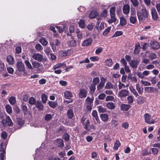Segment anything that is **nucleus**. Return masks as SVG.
<instances>
[{
    "label": "nucleus",
    "mask_w": 160,
    "mask_h": 160,
    "mask_svg": "<svg viewBox=\"0 0 160 160\" xmlns=\"http://www.w3.org/2000/svg\"><path fill=\"white\" fill-rule=\"evenodd\" d=\"M137 99V102L138 104H141L143 103L144 101V97L140 96H138Z\"/></svg>",
    "instance_id": "nucleus-25"
},
{
    "label": "nucleus",
    "mask_w": 160,
    "mask_h": 160,
    "mask_svg": "<svg viewBox=\"0 0 160 160\" xmlns=\"http://www.w3.org/2000/svg\"><path fill=\"white\" fill-rule=\"evenodd\" d=\"M144 118L146 123L149 124H153L155 123L154 120L148 113H145L144 115Z\"/></svg>",
    "instance_id": "nucleus-4"
},
{
    "label": "nucleus",
    "mask_w": 160,
    "mask_h": 160,
    "mask_svg": "<svg viewBox=\"0 0 160 160\" xmlns=\"http://www.w3.org/2000/svg\"><path fill=\"white\" fill-rule=\"evenodd\" d=\"M106 96V95L104 93H102L99 94L98 96V98L100 100H103L104 99Z\"/></svg>",
    "instance_id": "nucleus-64"
},
{
    "label": "nucleus",
    "mask_w": 160,
    "mask_h": 160,
    "mask_svg": "<svg viewBox=\"0 0 160 160\" xmlns=\"http://www.w3.org/2000/svg\"><path fill=\"white\" fill-rule=\"evenodd\" d=\"M150 45L151 47L153 49H158L160 47L158 42L155 41H151Z\"/></svg>",
    "instance_id": "nucleus-10"
},
{
    "label": "nucleus",
    "mask_w": 160,
    "mask_h": 160,
    "mask_svg": "<svg viewBox=\"0 0 160 160\" xmlns=\"http://www.w3.org/2000/svg\"><path fill=\"white\" fill-rule=\"evenodd\" d=\"M6 68L4 63L0 61V72L5 70Z\"/></svg>",
    "instance_id": "nucleus-49"
},
{
    "label": "nucleus",
    "mask_w": 160,
    "mask_h": 160,
    "mask_svg": "<svg viewBox=\"0 0 160 160\" xmlns=\"http://www.w3.org/2000/svg\"><path fill=\"white\" fill-rule=\"evenodd\" d=\"M36 106L38 110H41L43 108V105L42 103L39 101L37 102L36 104Z\"/></svg>",
    "instance_id": "nucleus-31"
},
{
    "label": "nucleus",
    "mask_w": 160,
    "mask_h": 160,
    "mask_svg": "<svg viewBox=\"0 0 160 160\" xmlns=\"http://www.w3.org/2000/svg\"><path fill=\"white\" fill-rule=\"evenodd\" d=\"M136 89L138 91L139 94L140 95L142 94L143 92V88H141L138 83L136 85Z\"/></svg>",
    "instance_id": "nucleus-28"
},
{
    "label": "nucleus",
    "mask_w": 160,
    "mask_h": 160,
    "mask_svg": "<svg viewBox=\"0 0 160 160\" xmlns=\"http://www.w3.org/2000/svg\"><path fill=\"white\" fill-rule=\"evenodd\" d=\"M151 14L153 19L154 20L156 21L158 19V17L157 12L154 8H151Z\"/></svg>",
    "instance_id": "nucleus-13"
},
{
    "label": "nucleus",
    "mask_w": 160,
    "mask_h": 160,
    "mask_svg": "<svg viewBox=\"0 0 160 160\" xmlns=\"http://www.w3.org/2000/svg\"><path fill=\"white\" fill-rule=\"evenodd\" d=\"M88 92L87 91L84 89H81L80 90L79 93V97L82 98L86 97L87 95Z\"/></svg>",
    "instance_id": "nucleus-12"
},
{
    "label": "nucleus",
    "mask_w": 160,
    "mask_h": 160,
    "mask_svg": "<svg viewBox=\"0 0 160 160\" xmlns=\"http://www.w3.org/2000/svg\"><path fill=\"white\" fill-rule=\"evenodd\" d=\"M39 42L43 46H46L48 43V41L44 38H42L39 40Z\"/></svg>",
    "instance_id": "nucleus-43"
},
{
    "label": "nucleus",
    "mask_w": 160,
    "mask_h": 160,
    "mask_svg": "<svg viewBox=\"0 0 160 160\" xmlns=\"http://www.w3.org/2000/svg\"><path fill=\"white\" fill-rule=\"evenodd\" d=\"M74 116L73 110L71 109L68 110L67 112V116L69 119H71Z\"/></svg>",
    "instance_id": "nucleus-27"
},
{
    "label": "nucleus",
    "mask_w": 160,
    "mask_h": 160,
    "mask_svg": "<svg viewBox=\"0 0 160 160\" xmlns=\"http://www.w3.org/2000/svg\"><path fill=\"white\" fill-rule=\"evenodd\" d=\"M113 86L112 84L110 82H107L104 87V89H108L113 88Z\"/></svg>",
    "instance_id": "nucleus-29"
},
{
    "label": "nucleus",
    "mask_w": 160,
    "mask_h": 160,
    "mask_svg": "<svg viewBox=\"0 0 160 160\" xmlns=\"http://www.w3.org/2000/svg\"><path fill=\"white\" fill-rule=\"evenodd\" d=\"M118 124V122L117 120L113 119L111 122V124L113 126L115 127Z\"/></svg>",
    "instance_id": "nucleus-48"
},
{
    "label": "nucleus",
    "mask_w": 160,
    "mask_h": 160,
    "mask_svg": "<svg viewBox=\"0 0 160 160\" xmlns=\"http://www.w3.org/2000/svg\"><path fill=\"white\" fill-rule=\"evenodd\" d=\"M60 42L57 39H56L54 41V42H50V44L52 48L53 52L56 51V46H58L60 45Z\"/></svg>",
    "instance_id": "nucleus-7"
},
{
    "label": "nucleus",
    "mask_w": 160,
    "mask_h": 160,
    "mask_svg": "<svg viewBox=\"0 0 160 160\" xmlns=\"http://www.w3.org/2000/svg\"><path fill=\"white\" fill-rule=\"evenodd\" d=\"M158 81V79L155 77H154L151 78L150 81L151 82L152 84H155L157 83Z\"/></svg>",
    "instance_id": "nucleus-55"
},
{
    "label": "nucleus",
    "mask_w": 160,
    "mask_h": 160,
    "mask_svg": "<svg viewBox=\"0 0 160 160\" xmlns=\"http://www.w3.org/2000/svg\"><path fill=\"white\" fill-rule=\"evenodd\" d=\"M130 10V7L128 5L126 4L124 5L123 8V13L125 14L129 13Z\"/></svg>",
    "instance_id": "nucleus-20"
},
{
    "label": "nucleus",
    "mask_w": 160,
    "mask_h": 160,
    "mask_svg": "<svg viewBox=\"0 0 160 160\" xmlns=\"http://www.w3.org/2000/svg\"><path fill=\"white\" fill-rule=\"evenodd\" d=\"M43 103H45L47 101V97L45 94H43L41 97Z\"/></svg>",
    "instance_id": "nucleus-47"
},
{
    "label": "nucleus",
    "mask_w": 160,
    "mask_h": 160,
    "mask_svg": "<svg viewBox=\"0 0 160 160\" xmlns=\"http://www.w3.org/2000/svg\"><path fill=\"white\" fill-rule=\"evenodd\" d=\"M92 115L93 117L95 119L97 122L98 123H100V121L98 117L97 111L96 110L93 111L92 112Z\"/></svg>",
    "instance_id": "nucleus-23"
},
{
    "label": "nucleus",
    "mask_w": 160,
    "mask_h": 160,
    "mask_svg": "<svg viewBox=\"0 0 160 160\" xmlns=\"http://www.w3.org/2000/svg\"><path fill=\"white\" fill-rule=\"evenodd\" d=\"M6 109L7 112L9 114H10L12 112V108L9 105H7L6 106Z\"/></svg>",
    "instance_id": "nucleus-44"
},
{
    "label": "nucleus",
    "mask_w": 160,
    "mask_h": 160,
    "mask_svg": "<svg viewBox=\"0 0 160 160\" xmlns=\"http://www.w3.org/2000/svg\"><path fill=\"white\" fill-rule=\"evenodd\" d=\"M1 123L4 127L12 126L13 124L10 118L8 116H6L5 119H2L1 121Z\"/></svg>",
    "instance_id": "nucleus-3"
},
{
    "label": "nucleus",
    "mask_w": 160,
    "mask_h": 160,
    "mask_svg": "<svg viewBox=\"0 0 160 160\" xmlns=\"http://www.w3.org/2000/svg\"><path fill=\"white\" fill-rule=\"evenodd\" d=\"M35 49L38 52H40L43 50V47L39 44H37L35 46Z\"/></svg>",
    "instance_id": "nucleus-46"
},
{
    "label": "nucleus",
    "mask_w": 160,
    "mask_h": 160,
    "mask_svg": "<svg viewBox=\"0 0 160 160\" xmlns=\"http://www.w3.org/2000/svg\"><path fill=\"white\" fill-rule=\"evenodd\" d=\"M48 103L49 106L53 108H55L57 105V102L49 101Z\"/></svg>",
    "instance_id": "nucleus-37"
},
{
    "label": "nucleus",
    "mask_w": 160,
    "mask_h": 160,
    "mask_svg": "<svg viewBox=\"0 0 160 160\" xmlns=\"http://www.w3.org/2000/svg\"><path fill=\"white\" fill-rule=\"evenodd\" d=\"M130 107V105L129 104H122L121 105L120 108L122 110L126 111H128Z\"/></svg>",
    "instance_id": "nucleus-18"
},
{
    "label": "nucleus",
    "mask_w": 160,
    "mask_h": 160,
    "mask_svg": "<svg viewBox=\"0 0 160 160\" xmlns=\"http://www.w3.org/2000/svg\"><path fill=\"white\" fill-rule=\"evenodd\" d=\"M129 92L128 90L123 89L119 92L118 96L121 99H122L125 98L129 94Z\"/></svg>",
    "instance_id": "nucleus-5"
},
{
    "label": "nucleus",
    "mask_w": 160,
    "mask_h": 160,
    "mask_svg": "<svg viewBox=\"0 0 160 160\" xmlns=\"http://www.w3.org/2000/svg\"><path fill=\"white\" fill-rule=\"evenodd\" d=\"M115 8L112 7L110 9V15L111 18L107 19V21L109 23H111L114 22L116 21V18H115Z\"/></svg>",
    "instance_id": "nucleus-2"
},
{
    "label": "nucleus",
    "mask_w": 160,
    "mask_h": 160,
    "mask_svg": "<svg viewBox=\"0 0 160 160\" xmlns=\"http://www.w3.org/2000/svg\"><path fill=\"white\" fill-rule=\"evenodd\" d=\"M32 58L34 60L40 62L42 61L43 59V56L38 53L34 54L32 55Z\"/></svg>",
    "instance_id": "nucleus-6"
},
{
    "label": "nucleus",
    "mask_w": 160,
    "mask_h": 160,
    "mask_svg": "<svg viewBox=\"0 0 160 160\" xmlns=\"http://www.w3.org/2000/svg\"><path fill=\"white\" fill-rule=\"evenodd\" d=\"M99 81L98 78H95L93 80V83L94 85H96L99 83Z\"/></svg>",
    "instance_id": "nucleus-63"
},
{
    "label": "nucleus",
    "mask_w": 160,
    "mask_h": 160,
    "mask_svg": "<svg viewBox=\"0 0 160 160\" xmlns=\"http://www.w3.org/2000/svg\"><path fill=\"white\" fill-rule=\"evenodd\" d=\"M140 49V46L139 43H137L135 47L134 52L135 54H138Z\"/></svg>",
    "instance_id": "nucleus-40"
},
{
    "label": "nucleus",
    "mask_w": 160,
    "mask_h": 160,
    "mask_svg": "<svg viewBox=\"0 0 160 160\" xmlns=\"http://www.w3.org/2000/svg\"><path fill=\"white\" fill-rule=\"evenodd\" d=\"M129 88L130 92L135 96V97H137L138 96V93L133 87L132 86H130L129 87Z\"/></svg>",
    "instance_id": "nucleus-30"
},
{
    "label": "nucleus",
    "mask_w": 160,
    "mask_h": 160,
    "mask_svg": "<svg viewBox=\"0 0 160 160\" xmlns=\"http://www.w3.org/2000/svg\"><path fill=\"white\" fill-rule=\"evenodd\" d=\"M148 57L150 59L152 60L156 58L157 55L155 53L152 52L149 54Z\"/></svg>",
    "instance_id": "nucleus-50"
},
{
    "label": "nucleus",
    "mask_w": 160,
    "mask_h": 160,
    "mask_svg": "<svg viewBox=\"0 0 160 160\" xmlns=\"http://www.w3.org/2000/svg\"><path fill=\"white\" fill-rule=\"evenodd\" d=\"M130 65L132 68H136L138 65V62L137 60H132L129 62Z\"/></svg>",
    "instance_id": "nucleus-19"
},
{
    "label": "nucleus",
    "mask_w": 160,
    "mask_h": 160,
    "mask_svg": "<svg viewBox=\"0 0 160 160\" xmlns=\"http://www.w3.org/2000/svg\"><path fill=\"white\" fill-rule=\"evenodd\" d=\"M128 103H132L133 102V97L132 96H129L127 98Z\"/></svg>",
    "instance_id": "nucleus-52"
},
{
    "label": "nucleus",
    "mask_w": 160,
    "mask_h": 160,
    "mask_svg": "<svg viewBox=\"0 0 160 160\" xmlns=\"http://www.w3.org/2000/svg\"><path fill=\"white\" fill-rule=\"evenodd\" d=\"M114 98L113 96H107L105 98V101H113Z\"/></svg>",
    "instance_id": "nucleus-57"
},
{
    "label": "nucleus",
    "mask_w": 160,
    "mask_h": 160,
    "mask_svg": "<svg viewBox=\"0 0 160 160\" xmlns=\"http://www.w3.org/2000/svg\"><path fill=\"white\" fill-rule=\"evenodd\" d=\"M16 66L17 70L20 72H22L25 70L24 65L21 62H18Z\"/></svg>",
    "instance_id": "nucleus-9"
},
{
    "label": "nucleus",
    "mask_w": 160,
    "mask_h": 160,
    "mask_svg": "<svg viewBox=\"0 0 160 160\" xmlns=\"http://www.w3.org/2000/svg\"><path fill=\"white\" fill-rule=\"evenodd\" d=\"M141 83L144 86H149L151 85V83L147 81L142 80L141 81Z\"/></svg>",
    "instance_id": "nucleus-45"
},
{
    "label": "nucleus",
    "mask_w": 160,
    "mask_h": 160,
    "mask_svg": "<svg viewBox=\"0 0 160 160\" xmlns=\"http://www.w3.org/2000/svg\"><path fill=\"white\" fill-rule=\"evenodd\" d=\"M0 152H2V153H5V149L6 146L3 143H1L0 145Z\"/></svg>",
    "instance_id": "nucleus-33"
},
{
    "label": "nucleus",
    "mask_w": 160,
    "mask_h": 160,
    "mask_svg": "<svg viewBox=\"0 0 160 160\" xmlns=\"http://www.w3.org/2000/svg\"><path fill=\"white\" fill-rule=\"evenodd\" d=\"M62 138L66 141H68L69 139V136L67 133H65L63 135Z\"/></svg>",
    "instance_id": "nucleus-59"
},
{
    "label": "nucleus",
    "mask_w": 160,
    "mask_h": 160,
    "mask_svg": "<svg viewBox=\"0 0 160 160\" xmlns=\"http://www.w3.org/2000/svg\"><path fill=\"white\" fill-rule=\"evenodd\" d=\"M93 41L92 38H89L84 40L82 44V46H88L91 44Z\"/></svg>",
    "instance_id": "nucleus-14"
},
{
    "label": "nucleus",
    "mask_w": 160,
    "mask_h": 160,
    "mask_svg": "<svg viewBox=\"0 0 160 160\" xmlns=\"http://www.w3.org/2000/svg\"><path fill=\"white\" fill-rule=\"evenodd\" d=\"M97 108H98V111L100 113L104 112L106 111V109L101 106H98Z\"/></svg>",
    "instance_id": "nucleus-34"
},
{
    "label": "nucleus",
    "mask_w": 160,
    "mask_h": 160,
    "mask_svg": "<svg viewBox=\"0 0 160 160\" xmlns=\"http://www.w3.org/2000/svg\"><path fill=\"white\" fill-rule=\"evenodd\" d=\"M7 60L9 64L12 65L14 63V59L11 56H8L7 58Z\"/></svg>",
    "instance_id": "nucleus-26"
},
{
    "label": "nucleus",
    "mask_w": 160,
    "mask_h": 160,
    "mask_svg": "<svg viewBox=\"0 0 160 160\" xmlns=\"http://www.w3.org/2000/svg\"><path fill=\"white\" fill-rule=\"evenodd\" d=\"M100 118L102 121L107 122L108 119V115L106 113L101 114L100 115Z\"/></svg>",
    "instance_id": "nucleus-15"
},
{
    "label": "nucleus",
    "mask_w": 160,
    "mask_h": 160,
    "mask_svg": "<svg viewBox=\"0 0 160 160\" xmlns=\"http://www.w3.org/2000/svg\"><path fill=\"white\" fill-rule=\"evenodd\" d=\"M85 122L83 123L84 127V128L87 130H89V121L88 120L86 119L84 120Z\"/></svg>",
    "instance_id": "nucleus-36"
},
{
    "label": "nucleus",
    "mask_w": 160,
    "mask_h": 160,
    "mask_svg": "<svg viewBox=\"0 0 160 160\" xmlns=\"http://www.w3.org/2000/svg\"><path fill=\"white\" fill-rule=\"evenodd\" d=\"M32 64L34 68L38 69H40L42 67L41 64L36 61L32 62Z\"/></svg>",
    "instance_id": "nucleus-22"
},
{
    "label": "nucleus",
    "mask_w": 160,
    "mask_h": 160,
    "mask_svg": "<svg viewBox=\"0 0 160 160\" xmlns=\"http://www.w3.org/2000/svg\"><path fill=\"white\" fill-rule=\"evenodd\" d=\"M76 33L78 38L79 39H81L82 37V33L78 29L77 30Z\"/></svg>",
    "instance_id": "nucleus-61"
},
{
    "label": "nucleus",
    "mask_w": 160,
    "mask_h": 160,
    "mask_svg": "<svg viewBox=\"0 0 160 160\" xmlns=\"http://www.w3.org/2000/svg\"><path fill=\"white\" fill-rule=\"evenodd\" d=\"M144 91L147 93H151L152 92H156L157 89L153 87H149L144 88Z\"/></svg>",
    "instance_id": "nucleus-11"
},
{
    "label": "nucleus",
    "mask_w": 160,
    "mask_h": 160,
    "mask_svg": "<svg viewBox=\"0 0 160 160\" xmlns=\"http://www.w3.org/2000/svg\"><path fill=\"white\" fill-rule=\"evenodd\" d=\"M120 145V142L118 140L116 141L114 144L113 149L115 150H117Z\"/></svg>",
    "instance_id": "nucleus-39"
},
{
    "label": "nucleus",
    "mask_w": 160,
    "mask_h": 160,
    "mask_svg": "<svg viewBox=\"0 0 160 160\" xmlns=\"http://www.w3.org/2000/svg\"><path fill=\"white\" fill-rule=\"evenodd\" d=\"M106 107L109 109L112 110L114 109L115 108V106L113 103L112 102H108L106 104Z\"/></svg>",
    "instance_id": "nucleus-32"
},
{
    "label": "nucleus",
    "mask_w": 160,
    "mask_h": 160,
    "mask_svg": "<svg viewBox=\"0 0 160 160\" xmlns=\"http://www.w3.org/2000/svg\"><path fill=\"white\" fill-rule=\"evenodd\" d=\"M98 15V12L95 11H92L89 15V17L90 18H94Z\"/></svg>",
    "instance_id": "nucleus-35"
},
{
    "label": "nucleus",
    "mask_w": 160,
    "mask_h": 160,
    "mask_svg": "<svg viewBox=\"0 0 160 160\" xmlns=\"http://www.w3.org/2000/svg\"><path fill=\"white\" fill-rule=\"evenodd\" d=\"M68 45L72 47H75L76 44V41L74 40L72 38H71L67 42Z\"/></svg>",
    "instance_id": "nucleus-17"
},
{
    "label": "nucleus",
    "mask_w": 160,
    "mask_h": 160,
    "mask_svg": "<svg viewBox=\"0 0 160 160\" xmlns=\"http://www.w3.org/2000/svg\"><path fill=\"white\" fill-rule=\"evenodd\" d=\"M150 73L149 71L145 70L142 72H137V75L138 76L141 78H144L145 76L149 75Z\"/></svg>",
    "instance_id": "nucleus-8"
},
{
    "label": "nucleus",
    "mask_w": 160,
    "mask_h": 160,
    "mask_svg": "<svg viewBox=\"0 0 160 160\" xmlns=\"http://www.w3.org/2000/svg\"><path fill=\"white\" fill-rule=\"evenodd\" d=\"M93 98H91L89 97H88L86 99L87 104H91L93 102Z\"/></svg>",
    "instance_id": "nucleus-53"
},
{
    "label": "nucleus",
    "mask_w": 160,
    "mask_h": 160,
    "mask_svg": "<svg viewBox=\"0 0 160 160\" xmlns=\"http://www.w3.org/2000/svg\"><path fill=\"white\" fill-rule=\"evenodd\" d=\"M9 101L11 104H14L16 102L15 98L14 97H11L9 99Z\"/></svg>",
    "instance_id": "nucleus-51"
},
{
    "label": "nucleus",
    "mask_w": 160,
    "mask_h": 160,
    "mask_svg": "<svg viewBox=\"0 0 160 160\" xmlns=\"http://www.w3.org/2000/svg\"><path fill=\"white\" fill-rule=\"evenodd\" d=\"M66 66V64L64 63H58L55 65L53 67L54 69L57 68H64Z\"/></svg>",
    "instance_id": "nucleus-21"
},
{
    "label": "nucleus",
    "mask_w": 160,
    "mask_h": 160,
    "mask_svg": "<svg viewBox=\"0 0 160 160\" xmlns=\"http://www.w3.org/2000/svg\"><path fill=\"white\" fill-rule=\"evenodd\" d=\"M64 97L65 98L69 99L72 97V93L69 91H67L64 92Z\"/></svg>",
    "instance_id": "nucleus-24"
},
{
    "label": "nucleus",
    "mask_w": 160,
    "mask_h": 160,
    "mask_svg": "<svg viewBox=\"0 0 160 160\" xmlns=\"http://www.w3.org/2000/svg\"><path fill=\"white\" fill-rule=\"evenodd\" d=\"M137 21V19L136 17L131 16L130 18V21L131 23L132 24H134Z\"/></svg>",
    "instance_id": "nucleus-58"
},
{
    "label": "nucleus",
    "mask_w": 160,
    "mask_h": 160,
    "mask_svg": "<svg viewBox=\"0 0 160 160\" xmlns=\"http://www.w3.org/2000/svg\"><path fill=\"white\" fill-rule=\"evenodd\" d=\"M24 63L28 68L31 69H33L30 63L28 60H25L24 61Z\"/></svg>",
    "instance_id": "nucleus-41"
},
{
    "label": "nucleus",
    "mask_w": 160,
    "mask_h": 160,
    "mask_svg": "<svg viewBox=\"0 0 160 160\" xmlns=\"http://www.w3.org/2000/svg\"><path fill=\"white\" fill-rule=\"evenodd\" d=\"M36 102L35 99L33 98H30L29 100V103L32 105L34 104Z\"/></svg>",
    "instance_id": "nucleus-60"
},
{
    "label": "nucleus",
    "mask_w": 160,
    "mask_h": 160,
    "mask_svg": "<svg viewBox=\"0 0 160 160\" xmlns=\"http://www.w3.org/2000/svg\"><path fill=\"white\" fill-rule=\"evenodd\" d=\"M79 27L82 28H84L85 27V21L83 20H80L78 22Z\"/></svg>",
    "instance_id": "nucleus-38"
},
{
    "label": "nucleus",
    "mask_w": 160,
    "mask_h": 160,
    "mask_svg": "<svg viewBox=\"0 0 160 160\" xmlns=\"http://www.w3.org/2000/svg\"><path fill=\"white\" fill-rule=\"evenodd\" d=\"M55 143L57 146L60 147H62L64 145L63 141L61 139H57L55 141Z\"/></svg>",
    "instance_id": "nucleus-16"
},
{
    "label": "nucleus",
    "mask_w": 160,
    "mask_h": 160,
    "mask_svg": "<svg viewBox=\"0 0 160 160\" xmlns=\"http://www.w3.org/2000/svg\"><path fill=\"white\" fill-rule=\"evenodd\" d=\"M137 15L139 22H142L148 18V13L145 9H142L141 11H137Z\"/></svg>",
    "instance_id": "nucleus-1"
},
{
    "label": "nucleus",
    "mask_w": 160,
    "mask_h": 160,
    "mask_svg": "<svg viewBox=\"0 0 160 160\" xmlns=\"http://www.w3.org/2000/svg\"><path fill=\"white\" fill-rule=\"evenodd\" d=\"M126 21L125 18L123 17H121L120 18V24L122 26H124L126 25Z\"/></svg>",
    "instance_id": "nucleus-42"
},
{
    "label": "nucleus",
    "mask_w": 160,
    "mask_h": 160,
    "mask_svg": "<svg viewBox=\"0 0 160 160\" xmlns=\"http://www.w3.org/2000/svg\"><path fill=\"white\" fill-rule=\"evenodd\" d=\"M128 86V84L126 86H125L124 84L119 82V89H121L125 88L126 87H127Z\"/></svg>",
    "instance_id": "nucleus-62"
},
{
    "label": "nucleus",
    "mask_w": 160,
    "mask_h": 160,
    "mask_svg": "<svg viewBox=\"0 0 160 160\" xmlns=\"http://www.w3.org/2000/svg\"><path fill=\"white\" fill-rule=\"evenodd\" d=\"M106 64L108 67L111 66L112 65V60L111 59L106 60L105 61Z\"/></svg>",
    "instance_id": "nucleus-56"
},
{
    "label": "nucleus",
    "mask_w": 160,
    "mask_h": 160,
    "mask_svg": "<svg viewBox=\"0 0 160 160\" xmlns=\"http://www.w3.org/2000/svg\"><path fill=\"white\" fill-rule=\"evenodd\" d=\"M122 31H117L115 32L114 34L112 36V37H116L122 35Z\"/></svg>",
    "instance_id": "nucleus-54"
}]
</instances>
